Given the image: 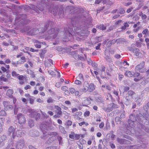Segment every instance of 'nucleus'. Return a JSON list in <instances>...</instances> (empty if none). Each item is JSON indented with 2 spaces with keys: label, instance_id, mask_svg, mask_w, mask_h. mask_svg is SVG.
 <instances>
[{
  "label": "nucleus",
  "instance_id": "1",
  "mask_svg": "<svg viewBox=\"0 0 149 149\" xmlns=\"http://www.w3.org/2000/svg\"><path fill=\"white\" fill-rule=\"evenodd\" d=\"M84 88L81 89V91L83 92H86L88 90L90 92L93 91L95 89V86L93 83H91L89 84L87 81L84 82L83 84Z\"/></svg>",
  "mask_w": 149,
  "mask_h": 149
},
{
  "label": "nucleus",
  "instance_id": "2",
  "mask_svg": "<svg viewBox=\"0 0 149 149\" xmlns=\"http://www.w3.org/2000/svg\"><path fill=\"white\" fill-rule=\"evenodd\" d=\"M58 33V31L57 29H52L47 31L48 35L47 37L49 38H52V39H54L56 37Z\"/></svg>",
  "mask_w": 149,
  "mask_h": 149
},
{
  "label": "nucleus",
  "instance_id": "3",
  "mask_svg": "<svg viewBox=\"0 0 149 149\" xmlns=\"http://www.w3.org/2000/svg\"><path fill=\"white\" fill-rule=\"evenodd\" d=\"M28 114L30 116L31 118L34 117L37 120L40 116V113H37L36 111L31 109H28Z\"/></svg>",
  "mask_w": 149,
  "mask_h": 149
},
{
  "label": "nucleus",
  "instance_id": "4",
  "mask_svg": "<svg viewBox=\"0 0 149 149\" xmlns=\"http://www.w3.org/2000/svg\"><path fill=\"white\" fill-rule=\"evenodd\" d=\"M54 107L55 109L54 111L56 115H54V117L55 118H59L62 114L61 109V107L57 105H55Z\"/></svg>",
  "mask_w": 149,
  "mask_h": 149
},
{
  "label": "nucleus",
  "instance_id": "5",
  "mask_svg": "<svg viewBox=\"0 0 149 149\" xmlns=\"http://www.w3.org/2000/svg\"><path fill=\"white\" fill-rule=\"evenodd\" d=\"M18 123L19 124H24L25 123L26 119L24 116L21 113H19L17 115Z\"/></svg>",
  "mask_w": 149,
  "mask_h": 149
},
{
  "label": "nucleus",
  "instance_id": "6",
  "mask_svg": "<svg viewBox=\"0 0 149 149\" xmlns=\"http://www.w3.org/2000/svg\"><path fill=\"white\" fill-rule=\"evenodd\" d=\"M134 115L131 114L130 116V119L128 120V122L129 126L132 128H133L134 126V120H137V119L134 120Z\"/></svg>",
  "mask_w": 149,
  "mask_h": 149
},
{
  "label": "nucleus",
  "instance_id": "7",
  "mask_svg": "<svg viewBox=\"0 0 149 149\" xmlns=\"http://www.w3.org/2000/svg\"><path fill=\"white\" fill-rule=\"evenodd\" d=\"M24 145V142L23 139L18 141L16 143V147L17 149H22Z\"/></svg>",
  "mask_w": 149,
  "mask_h": 149
},
{
  "label": "nucleus",
  "instance_id": "8",
  "mask_svg": "<svg viewBox=\"0 0 149 149\" xmlns=\"http://www.w3.org/2000/svg\"><path fill=\"white\" fill-rule=\"evenodd\" d=\"M144 62L138 65L136 67V69L141 72H145V70L144 68Z\"/></svg>",
  "mask_w": 149,
  "mask_h": 149
},
{
  "label": "nucleus",
  "instance_id": "9",
  "mask_svg": "<svg viewBox=\"0 0 149 149\" xmlns=\"http://www.w3.org/2000/svg\"><path fill=\"white\" fill-rule=\"evenodd\" d=\"M72 30L73 29L72 28H70V27H68V30H67V29L66 30L65 29V34L66 35V37L68 38V37H70L73 35V32H72Z\"/></svg>",
  "mask_w": 149,
  "mask_h": 149
},
{
  "label": "nucleus",
  "instance_id": "10",
  "mask_svg": "<svg viewBox=\"0 0 149 149\" xmlns=\"http://www.w3.org/2000/svg\"><path fill=\"white\" fill-rule=\"evenodd\" d=\"M8 134L9 135H10L12 134V136L13 138H14V137L16 136L15 134V129L12 126L10 127L8 129Z\"/></svg>",
  "mask_w": 149,
  "mask_h": 149
},
{
  "label": "nucleus",
  "instance_id": "11",
  "mask_svg": "<svg viewBox=\"0 0 149 149\" xmlns=\"http://www.w3.org/2000/svg\"><path fill=\"white\" fill-rule=\"evenodd\" d=\"M3 104L5 109L6 110H11L13 109V106L10 105L9 103L7 101H4L3 102Z\"/></svg>",
  "mask_w": 149,
  "mask_h": 149
},
{
  "label": "nucleus",
  "instance_id": "12",
  "mask_svg": "<svg viewBox=\"0 0 149 149\" xmlns=\"http://www.w3.org/2000/svg\"><path fill=\"white\" fill-rule=\"evenodd\" d=\"M83 100L82 104L84 106H87L91 103V101L88 98H84Z\"/></svg>",
  "mask_w": 149,
  "mask_h": 149
},
{
  "label": "nucleus",
  "instance_id": "13",
  "mask_svg": "<svg viewBox=\"0 0 149 149\" xmlns=\"http://www.w3.org/2000/svg\"><path fill=\"white\" fill-rule=\"evenodd\" d=\"M39 8L37 7H36L34 5H33L31 7V8L34 11H36L37 13H39V10L40 11H42L43 10V8L42 7H40V6H38Z\"/></svg>",
  "mask_w": 149,
  "mask_h": 149
},
{
  "label": "nucleus",
  "instance_id": "14",
  "mask_svg": "<svg viewBox=\"0 0 149 149\" xmlns=\"http://www.w3.org/2000/svg\"><path fill=\"white\" fill-rule=\"evenodd\" d=\"M137 118L139 123L140 122H141L144 124L147 125L145 123V121L147 120V119L143 116H141L140 117H137Z\"/></svg>",
  "mask_w": 149,
  "mask_h": 149
},
{
  "label": "nucleus",
  "instance_id": "15",
  "mask_svg": "<svg viewBox=\"0 0 149 149\" xmlns=\"http://www.w3.org/2000/svg\"><path fill=\"white\" fill-rule=\"evenodd\" d=\"M26 61V58L24 56H22L20 58V59L17 61L18 65L23 64Z\"/></svg>",
  "mask_w": 149,
  "mask_h": 149
},
{
  "label": "nucleus",
  "instance_id": "16",
  "mask_svg": "<svg viewBox=\"0 0 149 149\" xmlns=\"http://www.w3.org/2000/svg\"><path fill=\"white\" fill-rule=\"evenodd\" d=\"M6 136L4 135H2L0 137V146H2L4 145L3 141L6 139Z\"/></svg>",
  "mask_w": 149,
  "mask_h": 149
},
{
  "label": "nucleus",
  "instance_id": "17",
  "mask_svg": "<svg viewBox=\"0 0 149 149\" xmlns=\"http://www.w3.org/2000/svg\"><path fill=\"white\" fill-rule=\"evenodd\" d=\"M82 114L81 112H77L75 114L73 115L74 118L77 120H80V118L79 117Z\"/></svg>",
  "mask_w": 149,
  "mask_h": 149
},
{
  "label": "nucleus",
  "instance_id": "18",
  "mask_svg": "<svg viewBox=\"0 0 149 149\" xmlns=\"http://www.w3.org/2000/svg\"><path fill=\"white\" fill-rule=\"evenodd\" d=\"M29 134L32 137H36L38 135V132L36 131H31L29 132Z\"/></svg>",
  "mask_w": 149,
  "mask_h": 149
},
{
  "label": "nucleus",
  "instance_id": "19",
  "mask_svg": "<svg viewBox=\"0 0 149 149\" xmlns=\"http://www.w3.org/2000/svg\"><path fill=\"white\" fill-rule=\"evenodd\" d=\"M117 140L120 144H123L126 143L127 140L124 139H120L118 138L117 139Z\"/></svg>",
  "mask_w": 149,
  "mask_h": 149
},
{
  "label": "nucleus",
  "instance_id": "20",
  "mask_svg": "<svg viewBox=\"0 0 149 149\" xmlns=\"http://www.w3.org/2000/svg\"><path fill=\"white\" fill-rule=\"evenodd\" d=\"M134 99L136 100L135 101L137 104H139L141 102V98L137 95H135Z\"/></svg>",
  "mask_w": 149,
  "mask_h": 149
},
{
  "label": "nucleus",
  "instance_id": "21",
  "mask_svg": "<svg viewBox=\"0 0 149 149\" xmlns=\"http://www.w3.org/2000/svg\"><path fill=\"white\" fill-rule=\"evenodd\" d=\"M4 124V119L2 118H0V132L3 130L2 127Z\"/></svg>",
  "mask_w": 149,
  "mask_h": 149
},
{
  "label": "nucleus",
  "instance_id": "22",
  "mask_svg": "<svg viewBox=\"0 0 149 149\" xmlns=\"http://www.w3.org/2000/svg\"><path fill=\"white\" fill-rule=\"evenodd\" d=\"M119 39L115 40V39L113 40H111L109 41L107 43V45H109V46H110L111 45H113L116 42H118Z\"/></svg>",
  "mask_w": 149,
  "mask_h": 149
},
{
  "label": "nucleus",
  "instance_id": "23",
  "mask_svg": "<svg viewBox=\"0 0 149 149\" xmlns=\"http://www.w3.org/2000/svg\"><path fill=\"white\" fill-rule=\"evenodd\" d=\"M13 93V90L11 89H9L7 91L6 93V95L10 97H11L12 96V95Z\"/></svg>",
  "mask_w": 149,
  "mask_h": 149
},
{
  "label": "nucleus",
  "instance_id": "24",
  "mask_svg": "<svg viewBox=\"0 0 149 149\" xmlns=\"http://www.w3.org/2000/svg\"><path fill=\"white\" fill-rule=\"evenodd\" d=\"M16 136L17 137H20L23 135L24 133L22 132V130H19L17 131L16 132H15Z\"/></svg>",
  "mask_w": 149,
  "mask_h": 149
},
{
  "label": "nucleus",
  "instance_id": "25",
  "mask_svg": "<svg viewBox=\"0 0 149 149\" xmlns=\"http://www.w3.org/2000/svg\"><path fill=\"white\" fill-rule=\"evenodd\" d=\"M127 94L129 95V96H130V97L131 96V97H132V98L134 99V96L135 95L134 92L131 90H130L128 92Z\"/></svg>",
  "mask_w": 149,
  "mask_h": 149
},
{
  "label": "nucleus",
  "instance_id": "26",
  "mask_svg": "<svg viewBox=\"0 0 149 149\" xmlns=\"http://www.w3.org/2000/svg\"><path fill=\"white\" fill-rule=\"evenodd\" d=\"M125 74L126 76L128 77H132L133 75V74L129 71H126L125 73Z\"/></svg>",
  "mask_w": 149,
  "mask_h": 149
},
{
  "label": "nucleus",
  "instance_id": "27",
  "mask_svg": "<svg viewBox=\"0 0 149 149\" xmlns=\"http://www.w3.org/2000/svg\"><path fill=\"white\" fill-rule=\"evenodd\" d=\"M115 105V104L113 103H111L108 105L107 109L109 110V111L112 110V109L114 107Z\"/></svg>",
  "mask_w": 149,
  "mask_h": 149
},
{
  "label": "nucleus",
  "instance_id": "28",
  "mask_svg": "<svg viewBox=\"0 0 149 149\" xmlns=\"http://www.w3.org/2000/svg\"><path fill=\"white\" fill-rule=\"evenodd\" d=\"M41 43L38 40H36L34 44L35 46L37 48H40L41 47Z\"/></svg>",
  "mask_w": 149,
  "mask_h": 149
},
{
  "label": "nucleus",
  "instance_id": "29",
  "mask_svg": "<svg viewBox=\"0 0 149 149\" xmlns=\"http://www.w3.org/2000/svg\"><path fill=\"white\" fill-rule=\"evenodd\" d=\"M106 27L103 24H101L100 25L98 26L97 28L99 29L102 30V31L105 30H106Z\"/></svg>",
  "mask_w": 149,
  "mask_h": 149
},
{
  "label": "nucleus",
  "instance_id": "30",
  "mask_svg": "<svg viewBox=\"0 0 149 149\" xmlns=\"http://www.w3.org/2000/svg\"><path fill=\"white\" fill-rule=\"evenodd\" d=\"M59 130L63 134H65L66 132V131L65 130L64 127L61 125L59 126Z\"/></svg>",
  "mask_w": 149,
  "mask_h": 149
},
{
  "label": "nucleus",
  "instance_id": "31",
  "mask_svg": "<svg viewBox=\"0 0 149 149\" xmlns=\"http://www.w3.org/2000/svg\"><path fill=\"white\" fill-rule=\"evenodd\" d=\"M134 51L133 52L134 53L136 56H138L139 55V50L137 48H135Z\"/></svg>",
  "mask_w": 149,
  "mask_h": 149
},
{
  "label": "nucleus",
  "instance_id": "32",
  "mask_svg": "<svg viewBox=\"0 0 149 149\" xmlns=\"http://www.w3.org/2000/svg\"><path fill=\"white\" fill-rule=\"evenodd\" d=\"M49 134L50 136H51V137H53L54 139H55L56 138L55 136L57 135V133L56 132H51Z\"/></svg>",
  "mask_w": 149,
  "mask_h": 149
},
{
  "label": "nucleus",
  "instance_id": "33",
  "mask_svg": "<svg viewBox=\"0 0 149 149\" xmlns=\"http://www.w3.org/2000/svg\"><path fill=\"white\" fill-rule=\"evenodd\" d=\"M28 124L30 127H31L34 126V123L33 121L32 120H30L28 122Z\"/></svg>",
  "mask_w": 149,
  "mask_h": 149
},
{
  "label": "nucleus",
  "instance_id": "34",
  "mask_svg": "<svg viewBox=\"0 0 149 149\" xmlns=\"http://www.w3.org/2000/svg\"><path fill=\"white\" fill-rule=\"evenodd\" d=\"M77 79H78L82 81H83V75L82 74H79L78 76L77 77Z\"/></svg>",
  "mask_w": 149,
  "mask_h": 149
},
{
  "label": "nucleus",
  "instance_id": "35",
  "mask_svg": "<svg viewBox=\"0 0 149 149\" xmlns=\"http://www.w3.org/2000/svg\"><path fill=\"white\" fill-rule=\"evenodd\" d=\"M11 75L12 77L15 78L17 77V76H18L19 74H17L15 71H13L12 72Z\"/></svg>",
  "mask_w": 149,
  "mask_h": 149
},
{
  "label": "nucleus",
  "instance_id": "36",
  "mask_svg": "<svg viewBox=\"0 0 149 149\" xmlns=\"http://www.w3.org/2000/svg\"><path fill=\"white\" fill-rule=\"evenodd\" d=\"M90 63H91V65L93 67H94V68H95L96 69L97 68V63H96L94 62H93L92 61H90Z\"/></svg>",
  "mask_w": 149,
  "mask_h": 149
},
{
  "label": "nucleus",
  "instance_id": "37",
  "mask_svg": "<svg viewBox=\"0 0 149 149\" xmlns=\"http://www.w3.org/2000/svg\"><path fill=\"white\" fill-rule=\"evenodd\" d=\"M18 78L19 80L25 81L26 79L25 77L22 75H19L18 76Z\"/></svg>",
  "mask_w": 149,
  "mask_h": 149
},
{
  "label": "nucleus",
  "instance_id": "38",
  "mask_svg": "<svg viewBox=\"0 0 149 149\" xmlns=\"http://www.w3.org/2000/svg\"><path fill=\"white\" fill-rule=\"evenodd\" d=\"M140 16H141L142 19H145L147 17V16L145 14H143L142 13H140L139 14Z\"/></svg>",
  "mask_w": 149,
  "mask_h": 149
},
{
  "label": "nucleus",
  "instance_id": "39",
  "mask_svg": "<svg viewBox=\"0 0 149 149\" xmlns=\"http://www.w3.org/2000/svg\"><path fill=\"white\" fill-rule=\"evenodd\" d=\"M96 100L97 102H103V99L100 97H96Z\"/></svg>",
  "mask_w": 149,
  "mask_h": 149
},
{
  "label": "nucleus",
  "instance_id": "40",
  "mask_svg": "<svg viewBox=\"0 0 149 149\" xmlns=\"http://www.w3.org/2000/svg\"><path fill=\"white\" fill-rule=\"evenodd\" d=\"M74 133L73 132H71V134L69 135V137L72 139H74Z\"/></svg>",
  "mask_w": 149,
  "mask_h": 149
},
{
  "label": "nucleus",
  "instance_id": "41",
  "mask_svg": "<svg viewBox=\"0 0 149 149\" xmlns=\"http://www.w3.org/2000/svg\"><path fill=\"white\" fill-rule=\"evenodd\" d=\"M74 83L76 84L80 85L81 84L82 81L78 79H77L75 81Z\"/></svg>",
  "mask_w": 149,
  "mask_h": 149
},
{
  "label": "nucleus",
  "instance_id": "42",
  "mask_svg": "<svg viewBox=\"0 0 149 149\" xmlns=\"http://www.w3.org/2000/svg\"><path fill=\"white\" fill-rule=\"evenodd\" d=\"M54 101V100L51 97L49 98L47 100V102L49 103H53Z\"/></svg>",
  "mask_w": 149,
  "mask_h": 149
},
{
  "label": "nucleus",
  "instance_id": "43",
  "mask_svg": "<svg viewBox=\"0 0 149 149\" xmlns=\"http://www.w3.org/2000/svg\"><path fill=\"white\" fill-rule=\"evenodd\" d=\"M6 113L5 111L3 110H1L0 111V115L2 116H4L6 115Z\"/></svg>",
  "mask_w": 149,
  "mask_h": 149
},
{
  "label": "nucleus",
  "instance_id": "44",
  "mask_svg": "<svg viewBox=\"0 0 149 149\" xmlns=\"http://www.w3.org/2000/svg\"><path fill=\"white\" fill-rule=\"evenodd\" d=\"M74 138L76 140H78L79 139L80 135L79 134L74 133Z\"/></svg>",
  "mask_w": 149,
  "mask_h": 149
},
{
  "label": "nucleus",
  "instance_id": "45",
  "mask_svg": "<svg viewBox=\"0 0 149 149\" xmlns=\"http://www.w3.org/2000/svg\"><path fill=\"white\" fill-rule=\"evenodd\" d=\"M75 91L74 88H69V91L72 94L74 93Z\"/></svg>",
  "mask_w": 149,
  "mask_h": 149
},
{
  "label": "nucleus",
  "instance_id": "46",
  "mask_svg": "<svg viewBox=\"0 0 149 149\" xmlns=\"http://www.w3.org/2000/svg\"><path fill=\"white\" fill-rule=\"evenodd\" d=\"M79 125L80 126H81L83 125H88V123H86L85 122L83 121L80 123H79Z\"/></svg>",
  "mask_w": 149,
  "mask_h": 149
},
{
  "label": "nucleus",
  "instance_id": "47",
  "mask_svg": "<svg viewBox=\"0 0 149 149\" xmlns=\"http://www.w3.org/2000/svg\"><path fill=\"white\" fill-rule=\"evenodd\" d=\"M121 120V119L120 117L117 116L115 118V120L116 122H119Z\"/></svg>",
  "mask_w": 149,
  "mask_h": 149
},
{
  "label": "nucleus",
  "instance_id": "48",
  "mask_svg": "<svg viewBox=\"0 0 149 149\" xmlns=\"http://www.w3.org/2000/svg\"><path fill=\"white\" fill-rule=\"evenodd\" d=\"M48 73L49 74L52 76H54L55 75V72H54L52 70H49L48 71Z\"/></svg>",
  "mask_w": 149,
  "mask_h": 149
},
{
  "label": "nucleus",
  "instance_id": "49",
  "mask_svg": "<svg viewBox=\"0 0 149 149\" xmlns=\"http://www.w3.org/2000/svg\"><path fill=\"white\" fill-rule=\"evenodd\" d=\"M120 115V117L122 118H124L125 117V115L126 113L124 111H122Z\"/></svg>",
  "mask_w": 149,
  "mask_h": 149
},
{
  "label": "nucleus",
  "instance_id": "50",
  "mask_svg": "<svg viewBox=\"0 0 149 149\" xmlns=\"http://www.w3.org/2000/svg\"><path fill=\"white\" fill-rule=\"evenodd\" d=\"M72 122L69 120H68L66 123V125L68 126H70L72 125Z\"/></svg>",
  "mask_w": 149,
  "mask_h": 149
},
{
  "label": "nucleus",
  "instance_id": "51",
  "mask_svg": "<svg viewBox=\"0 0 149 149\" xmlns=\"http://www.w3.org/2000/svg\"><path fill=\"white\" fill-rule=\"evenodd\" d=\"M71 23L73 27H74L75 26L76 27V22L75 21H71Z\"/></svg>",
  "mask_w": 149,
  "mask_h": 149
},
{
  "label": "nucleus",
  "instance_id": "52",
  "mask_svg": "<svg viewBox=\"0 0 149 149\" xmlns=\"http://www.w3.org/2000/svg\"><path fill=\"white\" fill-rule=\"evenodd\" d=\"M12 64L15 67H17L18 65L17 61L16 62H15L12 61Z\"/></svg>",
  "mask_w": 149,
  "mask_h": 149
},
{
  "label": "nucleus",
  "instance_id": "53",
  "mask_svg": "<svg viewBox=\"0 0 149 149\" xmlns=\"http://www.w3.org/2000/svg\"><path fill=\"white\" fill-rule=\"evenodd\" d=\"M125 12V11L122 8H121L120 9V11H119V13L121 14H124Z\"/></svg>",
  "mask_w": 149,
  "mask_h": 149
},
{
  "label": "nucleus",
  "instance_id": "54",
  "mask_svg": "<svg viewBox=\"0 0 149 149\" xmlns=\"http://www.w3.org/2000/svg\"><path fill=\"white\" fill-rule=\"evenodd\" d=\"M90 114V112L88 111H86L84 113V116H88Z\"/></svg>",
  "mask_w": 149,
  "mask_h": 149
},
{
  "label": "nucleus",
  "instance_id": "55",
  "mask_svg": "<svg viewBox=\"0 0 149 149\" xmlns=\"http://www.w3.org/2000/svg\"><path fill=\"white\" fill-rule=\"evenodd\" d=\"M128 49L131 52H133L134 51V48L132 47H129L128 48Z\"/></svg>",
  "mask_w": 149,
  "mask_h": 149
},
{
  "label": "nucleus",
  "instance_id": "56",
  "mask_svg": "<svg viewBox=\"0 0 149 149\" xmlns=\"http://www.w3.org/2000/svg\"><path fill=\"white\" fill-rule=\"evenodd\" d=\"M47 108L49 110H53V107L50 105H48L47 106Z\"/></svg>",
  "mask_w": 149,
  "mask_h": 149
},
{
  "label": "nucleus",
  "instance_id": "57",
  "mask_svg": "<svg viewBox=\"0 0 149 149\" xmlns=\"http://www.w3.org/2000/svg\"><path fill=\"white\" fill-rule=\"evenodd\" d=\"M148 31V29H145L143 31L142 33L143 34H147Z\"/></svg>",
  "mask_w": 149,
  "mask_h": 149
},
{
  "label": "nucleus",
  "instance_id": "58",
  "mask_svg": "<svg viewBox=\"0 0 149 149\" xmlns=\"http://www.w3.org/2000/svg\"><path fill=\"white\" fill-rule=\"evenodd\" d=\"M114 57L116 58H121V56L120 54H116L114 56Z\"/></svg>",
  "mask_w": 149,
  "mask_h": 149
},
{
  "label": "nucleus",
  "instance_id": "59",
  "mask_svg": "<svg viewBox=\"0 0 149 149\" xmlns=\"http://www.w3.org/2000/svg\"><path fill=\"white\" fill-rule=\"evenodd\" d=\"M68 89V87L65 86H63L62 87L61 89L63 91H67V90Z\"/></svg>",
  "mask_w": 149,
  "mask_h": 149
},
{
  "label": "nucleus",
  "instance_id": "60",
  "mask_svg": "<svg viewBox=\"0 0 149 149\" xmlns=\"http://www.w3.org/2000/svg\"><path fill=\"white\" fill-rule=\"evenodd\" d=\"M103 0H96L95 2V4H99Z\"/></svg>",
  "mask_w": 149,
  "mask_h": 149
},
{
  "label": "nucleus",
  "instance_id": "61",
  "mask_svg": "<svg viewBox=\"0 0 149 149\" xmlns=\"http://www.w3.org/2000/svg\"><path fill=\"white\" fill-rule=\"evenodd\" d=\"M140 74L139 72H136L134 73V74H133V76H134V77H137L139 76L140 75Z\"/></svg>",
  "mask_w": 149,
  "mask_h": 149
},
{
  "label": "nucleus",
  "instance_id": "62",
  "mask_svg": "<svg viewBox=\"0 0 149 149\" xmlns=\"http://www.w3.org/2000/svg\"><path fill=\"white\" fill-rule=\"evenodd\" d=\"M61 84L60 82H58L56 83L55 86L57 88H59L61 86Z\"/></svg>",
  "mask_w": 149,
  "mask_h": 149
},
{
  "label": "nucleus",
  "instance_id": "63",
  "mask_svg": "<svg viewBox=\"0 0 149 149\" xmlns=\"http://www.w3.org/2000/svg\"><path fill=\"white\" fill-rule=\"evenodd\" d=\"M114 27V26H111L109 28V29L107 30L108 32L111 31V30H112Z\"/></svg>",
  "mask_w": 149,
  "mask_h": 149
},
{
  "label": "nucleus",
  "instance_id": "64",
  "mask_svg": "<svg viewBox=\"0 0 149 149\" xmlns=\"http://www.w3.org/2000/svg\"><path fill=\"white\" fill-rule=\"evenodd\" d=\"M124 77V76L122 74H119V79L120 80H121L122 78H123Z\"/></svg>",
  "mask_w": 149,
  "mask_h": 149
}]
</instances>
